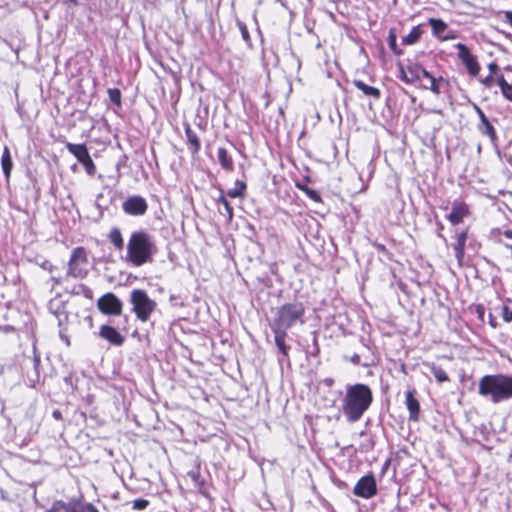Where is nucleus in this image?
I'll return each mask as SVG.
<instances>
[{
  "label": "nucleus",
  "mask_w": 512,
  "mask_h": 512,
  "mask_svg": "<svg viewBox=\"0 0 512 512\" xmlns=\"http://www.w3.org/2000/svg\"><path fill=\"white\" fill-rule=\"evenodd\" d=\"M373 402L371 388L363 383L347 384L341 400V412L350 423L359 421Z\"/></svg>",
  "instance_id": "1"
},
{
  "label": "nucleus",
  "mask_w": 512,
  "mask_h": 512,
  "mask_svg": "<svg viewBox=\"0 0 512 512\" xmlns=\"http://www.w3.org/2000/svg\"><path fill=\"white\" fill-rule=\"evenodd\" d=\"M157 252L154 237L146 230H137L130 235L125 260L135 267H140L152 263Z\"/></svg>",
  "instance_id": "2"
},
{
  "label": "nucleus",
  "mask_w": 512,
  "mask_h": 512,
  "mask_svg": "<svg viewBox=\"0 0 512 512\" xmlns=\"http://www.w3.org/2000/svg\"><path fill=\"white\" fill-rule=\"evenodd\" d=\"M478 393L482 397L489 398L492 403L512 398V376L507 374H488L479 380Z\"/></svg>",
  "instance_id": "3"
},
{
  "label": "nucleus",
  "mask_w": 512,
  "mask_h": 512,
  "mask_svg": "<svg viewBox=\"0 0 512 512\" xmlns=\"http://www.w3.org/2000/svg\"><path fill=\"white\" fill-rule=\"evenodd\" d=\"M305 309L301 302L287 303L277 309L270 327L287 331L304 315Z\"/></svg>",
  "instance_id": "4"
},
{
  "label": "nucleus",
  "mask_w": 512,
  "mask_h": 512,
  "mask_svg": "<svg viewBox=\"0 0 512 512\" xmlns=\"http://www.w3.org/2000/svg\"><path fill=\"white\" fill-rule=\"evenodd\" d=\"M130 303L132 304V311L141 322H147L157 307L156 302L142 289H134L131 292Z\"/></svg>",
  "instance_id": "5"
},
{
  "label": "nucleus",
  "mask_w": 512,
  "mask_h": 512,
  "mask_svg": "<svg viewBox=\"0 0 512 512\" xmlns=\"http://www.w3.org/2000/svg\"><path fill=\"white\" fill-rule=\"evenodd\" d=\"M88 256L85 248L76 247L72 250L69 262L67 276L74 278H84L88 274Z\"/></svg>",
  "instance_id": "6"
},
{
  "label": "nucleus",
  "mask_w": 512,
  "mask_h": 512,
  "mask_svg": "<svg viewBox=\"0 0 512 512\" xmlns=\"http://www.w3.org/2000/svg\"><path fill=\"white\" fill-rule=\"evenodd\" d=\"M67 150L76 157L79 163L83 165L88 175L94 176L96 173V166L88 152L85 144L66 143Z\"/></svg>",
  "instance_id": "7"
},
{
  "label": "nucleus",
  "mask_w": 512,
  "mask_h": 512,
  "mask_svg": "<svg viewBox=\"0 0 512 512\" xmlns=\"http://www.w3.org/2000/svg\"><path fill=\"white\" fill-rule=\"evenodd\" d=\"M354 495L369 499L377 494V484L372 473L361 477L353 489Z\"/></svg>",
  "instance_id": "8"
},
{
  "label": "nucleus",
  "mask_w": 512,
  "mask_h": 512,
  "mask_svg": "<svg viewBox=\"0 0 512 512\" xmlns=\"http://www.w3.org/2000/svg\"><path fill=\"white\" fill-rule=\"evenodd\" d=\"M122 306L121 300L111 292L104 294L97 301L98 309L106 315H120Z\"/></svg>",
  "instance_id": "9"
},
{
  "label": "nucleus",
  "mask_w": 512,
  "mask_h": 512,
  "mask_svg": "<svg viewBox=\"0 0 512 512\" xmlns=\"http://www.w3.org/2000/svg\"><path fill=\"white\" fill-rule=\"evenodd\" d=\"M122 209L127 215L142 216L147 212L148 204L144 197L133 195L122 203Z\"/></svg>",
  "instance_id": "10"
},
{
  "label": "nucleus",
  "mask_w": 512,
  "mask_h": 512,
  "mask_svg": "<svg viewBox=\"0 0 512 512\" xmlns=\"http://www.w3.org/2000/svg\"><path fill=\"white\" fill-rule=\"evenodd\" d=\"M455 48L458 50V58L462 61L472 76H477L480 71V65L477 58L470 52L469 48L463 43H457Z\"/></svg>",
  "instance_id": "11"
},
{
  "label": "nucleus",
  "mask_w": 512,
  "mask_h": 512,
  "mask_svg": "<svg viewBox=\"0 0 512 512\" xmlns=\"http://www.w3.org/2000/svg\"><path fill=\"white\" fill-rule=\"evenodd\" d=\"M45 512H84V503L82 498L78 497H72L67 502L55 500Z\"/></svg>",
  "instance_id": "12"
},
{
  "label": "nucleus",
  "mask_w": 512,
  "mask_h": 512,
  "mask_svg": "<svg viewBox=\"0 0 512 512\" xmlns=\"http://www.w3.org/2000/svg\"><path fill=\"white\" fill-rule=\"evenodd\" d=\"M429 24L432 28V33L440 40H449L455 38L452 31L448 29V25L441 19L430 18Z\"/></svg>",
  "instance_id": "13"
},
{
  "label": "nucleus",
  "mask_w": 512,
  "mask_h": 512,
  "mask_svg": "<svg viewBox=\"0 0 512 512\" xmlns=\"http://www.w3.org/2000/svg\"><path fill=\"white\" fill-rule=\"evenodd\" d=\"M416 391L409 389L405 392V404L409 411V420L417 422L420 416V403L415 397Z\"/></svg>",
  "instance_id": "14"
},
{
  "label": "nucleus",
  "mask_w": 512,
  "mask_h": 512,
  "mask_svg": "<svg viewBox=\"0 0 512 512\" xmlns=\"http://www.w3.org/2000/svg\"><path fill=\"white\" fill-rule=\"evenodd\" d=\"M469 214V208L464 202L455 201L452 204L451 212L447 215V219L452 225H458Z\"/></svg>",
  "instance_id": "15"
},
{
  "label": "nucleus",
  "mask_w": 512,
  "mask_h": 512,
  "mask_svg": "<svg viewBox=\"0 0 512 512\" xmlns=\"http://www.w3.org/2000/svg\"><path fill=\"white\" fill-rule=\"evenodd\" d=\"M99 336L114 346H121L125 341L120 332L110 325H102L99 330Z\"/></svg>",
  "instance_id": "16"
},
{
  "label": "nucleus",
  "mask_w": 512,
  "mask_h": 512,
  "mask_svg": "<svg viewBox=\"0 0 512 512\" xmlns=\"http://www.w3.org/2000/svg\"><path fill=\"white\" fill-rule=\"evenodd\" d=\"M468 238V229L455 231V243H453V250L456 259L461 262L464 257L465 245Z\"/></svg>",
  "instance_id": "17"
},
{
  "label": "nucleus",
  "mask_w": 512,
  "mask_h": 512,
  "mask_svg": "<svg viewBox=\"0 0 512 512\" xmlns=\"http://www.w3.org/2000/svg\"><path fill=\"white\" fill-rule=\"evenodd\" d=\"M274 334V342L278 349L279 354L282 355L283 358H287L289 361V351L291 346L286 344L287 331L271 329Z\"/></svg>",
  "instance_id": "18"
},
{
  "label": "nucleus",
  "mask_w": 512,
  "mask_h": 512,
  "mask_svg": "<svg viewBox=\"0 0 512 512\" xmlns=\"http://www.w3.org/2000/svg\"><path fill=\"white\" fill-rule=\"evenodd\" d=\"M184 129L189 151L191 152L192 155H195L200 151V140L196 132L191 128V126L188 123L184 124Z\"/></svg>",
  "instance_id": "19"
},
{
  "label": "nucleus",
  "mask_w": 512,
  "mask_h": 512,
  "mask_svg": "<svg viewBox=\"0 0 512 512\" xmlns=\"http://www.w3.org/2000/svg\"><path fill=\"white\" fill-rule=\"evenodd\" d=\"M477 129L482 135L487 136L492 143L497 141L498 137L496 130L488 118H484V120L479 121Z\"/></svg>",
  "instance_id": "20"
},
{
  "label": "nucleus",
  "mask_w": 512,
  "mask_h": 512,
  "mask_svg": "<svg viewBox=\"0 0 512 512\" xmlns=\"http://www.w3.org/2000/svg\"><path fill=\"white\" fill-rule=\"evenodd\" d=\"M1 168L3 171V174L6 178V181L9 182L11 171L13 168V161L11 157L10 150L8 146H5L3 149L2 157H1Z\"/></svg>",
  "instance_id": "21"
},
{
  "label": "nucleus",
  "mask_w": 512,
  "mask_h": 512,
  "mask_svg": "<svg viewBox=\"0 0 512 512\" xmlns=\"http://www.w3.org/2000/svg\"><path fill=\"white\" fill-rule=\"evenodd\" d=\"M353 84L357 89L362 91L366 96L372 97L376 100L380 99L381 91L378 88L369 86L366 83H364L362 80H354Z\"/></svg>",
  "instance_id": "22"
},
{
  "label": "nucleus",
  "mask_w": 512,
  "mask_h": 512,
  "mask_svg": "<svg viewBox=\"0 0 512 512\" xmlns=\"http://www.w3.org/2000/svg\"><path fill=\"white\" fill-rule=\"evenodd\" d=\"M217 156L221 167L226 171L234 170L233 159L229 156L227 150L223 147H219L217 150Z\"/></svg>",
  "instance_id": "23"
},
{
  "label": "nucleus",
  "mask_w": 512,
  "mask_h": 512,
  "mask_svg": "<svg viewBox=\"0 0 512 512\" xmlns=\"http://www.w3.org/2000/svg\"><path fill=\"white\" fill-rule=\"evenodd\" d=\"M109 241L113 244L116 250L124 248V240L121 230L118 227H113L108 234Z\"/></svg>",
  "instance_id": "24"
},
{
  "label": "nucleus",
  "mask_w": 512,
  "mask_h": 512,
  "mask_svg": "<svg viewBox=\"0 0 512 512\" xmlns=\"http://www.w3.org/2000/svg\"><path fill=\"white\" fill-rule=\"evenodd\" d=\"M423 30L421 29V26H415L411 29L408 35L404 36L402 38V44L403 45H413L417 43L421 36H422Z\"/></svg>",
  "instance_id": "25"
},
{
  "label": "nucleus",
  "mask_w": 512,
  "mask_h": 512,
  "mask_svg": "<svg viewBox=\"0 0 512 512\" xmlns=\"http://www.w3.org/2000/svg\"><path fill=\"white\" fill-rule=\"evenodd\" d=\"M417 70V64L408 65L406 68H400V79L407 84H415L418 78L412 76L411 71Z\"/></svg>",
  "instance_id": "26"
},
{
  "label": "nucleus",
  "mask_w": 512,
  "mask_h": 512,
  "mask_svg": "<svg viewBox=\"0 0 512 512\" xmlns=\"http://www.w3.org/2000/svg\"><path fill=\"white\" fill-rule=\"evenodd\" d=\"M424 365L427 368H429L430 372L433 374V376L436 378V380L439 383L449 381L448 375L441 367L437 366L434 363H429V362L424 363Z\"/></svg>",
  "instance_id": "27"
},
{
  "label": "nucleus",
  "mask_w": 512,
  "mask_h": 512,
  "mask_svg": "<svg viewBox=\"0 0 512 512\" xmlns=\"http://www.w3.org/2000/svg\"><path fill=\"white\" fill-rule=\"evenodd\" d=\"M246 183L241 180H236L235 188L229 189L227 191V196L231 198H243L245 196L246 191Z\"/></svg>",
  "instance_id": "28"
},
{
  "label": "nucleus",
  "mask_w": 512,
  "mask_h": 512,
  "mask_svg": "<svg viewBox=\"0 0 512 512\" xmlns=\"http://www.w3.org/2000/svg\"><path fill=\"white\" fill-rule=\"evenodd\" d=\"M498 85L501 89L502 95L509 101L512 102V85L509 84L503 75H501L498 80Z\"/></svg>",
  "instance_id": "29"
},
{
  "label": "nucleus",
  "mask_w": 512,
  "mask_h": 512,
  "mask_svg": "<svg viewBox=\"0 0 512 512\" xmlns=\"http://www.w3.org/2000/svg\"><path fill=\"white\" fill-rule=\"evenodd\" d=\"M442 81H443L442 77H440L439 79H436L435 77H433L431 80H429V85L421 84L420 87L423 89H429L434 94L439 95L441 93L440 82H442Z\"/></svg>",
  "instance_id": "30"
},
{
  "label": "nucleus",
  "mask_w": 512,
  "mask_h": 512,
  "mask_svg": "<svg viewBox=\"0 0 512 512\" xmlns=\"http://www.w3.org/2000/svg\"><path fill=\"white\" fill-rule=\"evenodd\" d=\"M217 203L219 204H222L223 205V208L225 210V213L227 215V218L229 221H231L233 219V208L232 206L230 205V203L228 202V200L226 199L223 191H221L220 193V196L219 198L217 199Z\"/></svg>",
  "instance_id": "31"
},
{
  "label": "nucleus",
  "mask_w": 512,
  "mask_h": 512,
  "mask_svg": "<svg viewBox=\"0 0 512 512\" xmlns=\"http://www.w3.org/2000/svg\"><path fill=\"white\" fill-rule=\"evenodd\" d=\"M72 293L75 295H83L87 299L93 298L92 289L89 288L88 286H86L85 284H79V285L75 286Z\"/></svg>",
  "instance_id": "32"
},
{
  "label": "nucleus",
  "mask_w": 512,
  "mask_h": 512,
  "mask_svg": "<svg viewBox=\"0 0 512 512\" xmlns=\"http://www.w3.org/2000/svg\"><path fill=\"white\" fill-rule=\"evenodd\" d=\"M388 46H389L390 50L393 53H395L396 55L402 54V50L398 49L397 37H396L394 30H392V29L389 31V35H388Z\"/></svg>",
  "instance_id": "33"
},
{
  "label": "nucleus",
  "mask_w": 512,
  "mask_h": 512,
  "mask_svg": "<svg viewBox=\"0 0 512 512\" xmlns=\"http://www.w3.org/2000/svg\"><path fill=\"white\" fill-rule=\"evenodd\" d=\"M412 76L418 78V81H420L421 77H425L428 80H431L434 76L428 72L422 65L417 64V70L414 69V71H411Z\"/></svg>",
  "instance_id": "34"
},
{
  "label": "nucleus",
  "mask_w": 512,
  "mask_h": 512,
  "mask_svg": "<svg viewBox=\"0 0 512 512\" xmlns=\"http://www.w3.org/2000/svg\"><path fill=\"white\" fill-rule=\"evenodd\" d=\"M108 95L110 101L115 104L116 106H121V91L117 88H110L108 89Z\"/></svg>",
  "instance_id": "35"
},
{
  "label": "nucleus",
  "mask_w": 512,
  "mask_h": 512,
  "mask_svg": "<svg viewBox=\"0 0 512 512\" xmlns=\"http://www.w3.org/2000/svg\"><path fill=\"white\" fill-rule=\"evenodd\" d=\"M299 188L305 192L309 199L313 200L314 202H321V196L316 190L311 189L307 186H300Z\"/></svg>",
  "instance_id": "36"
},
{
  "label": "nucleus",
  "mask_w": 512,
  "mask_h": 512,
  "mask_svg": "<svg viewBox=\"0 0 512 512\" xmlns=\"http://www.w3.org/2000/svg\"><path fill=\"white\" fill-rule=\"evenodd\" d=\"M237 26L241 32V36H242V39L246 42V43H250V35H249V31H248V28L246 26V24L240 20L237 21Z\"/></svg>",
  "instance_id": "37"
},
{
  "label": "nucleus",
  "mask_w": 512,
  "mask_h": 512,
  "mask_svg": "<svg viewBox=\"0 0 512 512\" xmlns=\"http://www.w3.org/2000/svg\"><path fill=\"white\" fill-rule=\"evenodd\" d=\"M501 316L505 322H512V309H510L508 305L504 304L501 307Z\"/></svg>",
  "instance_id": "38"
},
{
  "label": "nucleus",
  "mask_w": 512,
  "mask_h": 512,
  "mask_svg": "<svg viewBox=\"0 0 512 512\" xmlns=\"http://www.w3.org/2000/svg\"><path fill=\"white\" fill-rule=\"evenodd\" d=\"M149 505V501L146 500V499H142V498H139V499H135L133 501V509L134 510H144L148 507Z\"/></svg>",
  "instance_id": "39"
},
{
  "label": "nucleus",
  "mask_w": 512,
  "mask_h": 512,
  "mask_svg": "<svg viewBox=\"0 0 512 512\" xmlns=\"http://www.w3.org/2000/svg\"><path fill=\"white\" fill-rule=\"evenodd\" d=\"M40 356L36 353V350L34 349V357H33V364H34V370L37 380L39 379V367H40Z\"/></svg>",
  "instance_id": "40"
},
{
  "label": "nucleus",
  "mask_w": 512,
  "mask_h": 512,
  "mask_svg": "<svg viewBox=\"0 0 512 512\" xmlns=\"http://www.w3.org/2000/svg\"><path fill=\"white\" fill-rule=\"evenodd\" d=\"M187 475L193 480L194 483L198 484L200 479V473L198 468L191 470L187 473Z\"/></svg>",
  "instance_id": "41"
},
{
  "label": "nucleus",
  "mask_w": 512,
  "mask_h": 512,
  "mask_svg": "<svg viewBox=\"0 0 512 512\" xmlns=\"http://www.w3.org/2000/svg\"><path fill=\"white\" fill-rule=\"evenodd\" d=\"M349 360L354 364V365H362L363 367H367L369 364L368 363H361V358H360V355L358 354H353Z\"/></svg>",
  "instance_id": "42"
},
{
  "label": "nucleus",
  "mask_w": 512,
  "mask_h": 512,
  "mask_svg": "<svg viewBox=\"0 0 512 512\" xmlns=\"http://www.w3.org/2000/svg\"><path fill=\"white\" fill-rule=\"evenodd\" d=\"M15 332V328L14 326L12 325H0V333H3V334H10V333H14Z\"/></svg>",
  "instance_id": "43"
},
{
  "label": "nucleus",
  "mask_w": 512,
  "mask_h": 512,
  "mask_svg": "<svg viewBox=\"0 0 512 512\" xmlns=\"http://www.w3.org/2000/svg\"><path fill=\"white\" fill-rule=\"evenodd\" d=\"M372 246L377 249L379 252L387 255L388 254V250L387 248L385 247V245L381 244V243H378V242H372Z\"/></svg>",
  "instance_id": "44"
},
{
  "label": "nucleus",
  "mask_w": 512,
  "mask_h": 512,
  "mask_svg": "<svg viewBox=\"0 0 512 512\" xmlns=\"http://www.w3.org/2000/svg\"><path fill=\"white\" fill-rule=\"evenodd\" d=\"M473 108L474 110L476 111L477 115L479 116V120H484V118H487V116L485 115V113L483 112V110L477 105V104H473Z\"/></svg>",
  "instance_id": "45"
},
{
  "label": "nucleus",
  "mask_w": 512,
  "mask_h": 512,
  "mask_svg": "<svg viewBox=\"0 0 512 512\" xmlns=\"http://www.w3.org/2000/svg\"><path fill=\"white\" fill-rule=\"evenodd\" d=\"M84 512H99L97 508L91 503H84Z\"/></svg>",
  "instance_id": "46"
},
{
  "label": "nucleus",
  "mask_w": 512,
  "mask_h": 512,
  "mask_svg": "<svg viewBox=\"0 0 512 512\" xmlns=\"http://www.w3.org/2000/svg\"><path fill=\"white\" fill-rule=\"evenodd\" d=\"M73 378L74 376L72 374H69L68 376H66L64 378V382L69 385L71 387V389H74V385H73Z\"/></svg>",
  "instance_id": "47"
},
{
  "label": "nucleus",
  "mask_w": 512,
  "mask_h": 512,
  "mask_svg": "<svg viewBox=\"0 0 512 512\" xmlns=\"http://www.w3.org/2000/svg\"><path fill=\"white\" fill-rule=\"evenodd\" d=\"M492 81H493V78L491 75H488L487 77H485L483 80H482V83L487 86V87H490L492 85Z\"/></svg>",
  "instance_id": "48"
},
{
  "label": "nucleus",
  "mask_w": 512,
  "mask_h": 512,
  "mask_svg": "<svg viewBox=\"0 0 512 512\" xmlns=\"http://www.w3.org/2000/svg\"><path fill=\"white\" fill-rule=\"evenodd\" d=\"M52 416L55 420H62V413L60 410L56 409L52 412Z\"/></svg>",
  "instance_id": "49"
},
{
  "label": "nucleus",
  "mask_w": 512,
  "mask_h": 512,
  "mask_svg": "<svg viewBox=\"0 0 512 512\" xmlns=\"http://www.w3.org/2000/svg\"><path fill=\"white\" fill-rule=\"evenodd\" d=\"M489 324L493 327V328H496L498 326V323L496 321V318L490 313L489 314Z\"/></svg>",
  "instance_id": "50"
},
{
  "label": "nucleus",
  "mask_w": 512,
  "mask_h": 512,
  "mask_svg": "<svg viewBox=\"0 0 512 512\" xmlns=\"http://www.w3.org/2000/svg\"><path fill=\"white\" fill-rule=\"evenodd\" d=\"M504 15L507 22L512 26V11H505Z\"/></svg>",
  "instance_id": "51"
},
{
  "label": "nucleus",
  "mask_w": 512,
  "mask_h": 512,
  "mask_svg": "<svg viewBox=\"0 0 512 512\" xmlns=\"http://www.w3.org/2000/svg\"><path fill=\"white\" fill-rule=\"evenodd\" d=\"M488 68H489L490 72L493 73L498 69V66L496 63L492 62L488 65Z\"/></svg>",
  "instance_id": "52"
},
{
  "label": "nucleus",
  "mask_w": 512,
  "mask_h": 512,
  "mask_svg": "<svg viewBox=\"0 0 512 512\" xmlns=\"http://www.w3.org/2000/svg\"><path fill=\"white\" fill-rule=\"evenodd\" d=\"M503 235L508 239H512V230H505Z\"/></svg>",
  "instance_id": "53"
},
{
  "label": "nucleus",
  "mask_w": 512,
  "mask_h": 512,
  "mask_svg": "<svg viewBox=\"0 0 512 512\" xmlns=\"http://www.w3.org/2000/svg\"><path fill=\"white\" fill-rule=\"evenodd\" d=\"M442 229H443V225H442L441 223H439V224H438V231H439V232L437 233V235H438V237L443 238V239L445 240V238H444V237H443V235L441 234V230H442Z\"/></svg>",
  "instance_id": "54"
},
{
  "label": "nucleus",
  "mask_w": 512,
  "mask_h": 512,
  "mask_svg": "<svg viewBox=\"0 0 512 512\" xmlns=\"http://www.w3.org/2000/svg\"><path fill=\"white\" fill-rule=\"evenodd\" d=\"M68 2L72 3L73 5H78V0H67Z\"/></svg>",
  "instance_id": "55"
},
{
  "label": "nucleus",
  "mask_w": 512,
  "mask_h": 512,
  "mask_svg": "<svg viewBox=\"0 0 512 512\" xmlns=\"http://www.w3.org/2000/svg\"><path fill=\"white\" fill-rule=\"evenodd\" d=\"M327 384L330 385L333 381L330 379V380H326Z\"/></svg>",
  "instance_id": "56"
}]
</instances>
